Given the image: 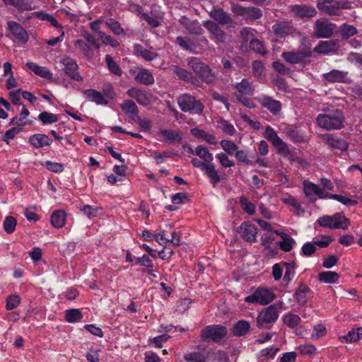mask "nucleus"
<instances>
[{"instance_id":"obj_12","label":"nucleus","mask_w":362,"mask_h":362,"mask_svg":"<svg viewBox=\"0 0 362 362\" xmlns=\"http://www.w3.org/2000/svg\"><path fill=\"white\" fill-rule=\"evenodd\" d=\"M336 25L327 20H317L314 25L315 35L318 38H329L334 33Z\"/></svg>"},{"instance_id":"obj_25","label":"nucleus","mask_w":362,"mask_h":362,"mask_svg":"<svg viewBox=\"0 0 362 362\" xmlns=\"http://www.w3.org/2000/svg\"><path fill=\"white\" fill-rule=\"evenodd\" d=\"M173 72L180 80L190 83L194 86H199V84L198 78L185 69L176 66L174 67Z\"/></svg>"},{"instance_id":"obj_7","label":"nucleus","mask_w":362,"mask_h":362,"mask_svg":"<svg viewBox=\"0 0 362 362\" xmlns=\"http://www.w3.org/2000/svg\"><path fill=\"white\" fill-rule=\"evenodd\" d=\"M311 55L312 51L310 49V43H308V45H305L302 49L284 52L281 57L286 62L291 64H297L304 63L305 59L310 57Z\"/></svg>"},{"instance_id":"obj_35","label":"nucleus","mask_w":362,"mask_h":362,"mask_svg":"<svg viewBox=\"0 0 362 362\" xmlns=\"http://www.w3.org/2000/svg\"><path fill=\"white\" fill-rule=\"evenodd\" d=\"M66 214L63 210H57L51 216L50 221L53 227L60 228L65 225Z\"/></svg>"},{"instance_id":"obj_51","label":"nucleus","mask_w":362,"mask_h":362,"mask_svg":"<svg viewBox=\"0 0 362 362\" xmlns=\"http://www.w3.org/2000/svg\"><path fill=\"white\" fill-rule=\"evenodd\" d=\"M180 23L191 33H199V31L202 30L197 23L190 21V19L186 16L181 18Z\"/></svg>"},{"instance_id":"obj_48","label":"nucleus","mask_w":362,"mask_h":362,"mask_svg":"<svg viewBox=\"0 0 362 362\" xmlns=\"http://www.w3.org/2000/svg\"><path fill=\"white\" fill-rule=\"evenodd\" d=\"M206 176L210 179L211 183L215 186L220 181V176L218 175L214 164L209 163L207 167L204 170Z\"/></svg>"},{"instance_id":"obj_13","label":"nucleus","mask_w":362,"mask_h":362,"mask_svg":"<svg viewBox=\"0 0 362 362\" xmlns=\"http://www.w3.org/2000/svg\"><path fill=\"white\" fill-rule=\"evenodd\" d=\"M237 232L246 242L253 243L257 241V228L255 224L244 221L237 228Z\"/></svg>"},{"instance_id":"obj_64","label":"nucleus","mask_w":362,"mask_h":362,"mask_svg":"<svg viewBox=\"0 0 362 362\" xmlns=\"http://www.w3.org/2000/svg\"><path fill=\"white\" fill-rule=\"evenodd\" d=\"M82 37L86 41V42L90 45V47L94 48L95 49H99L100 47V43L98 42L95 36L88 32L84 31L81 33Z\"/></svg>"},{"instance_id":"obj_41","label":"nucleus","mask_w":362,"mask_h":362,"mask_svg":"<svg viewBox=\"0 0 362 362\" xmlns=\"http://www.w3.org/2000/svg\"><path fill=\"white\" fill-rule=\"evenodd\" d=\"M171 199L173 204L167 206L166 209L168 211H173L177 209L176 205L184 204L188 201V196L185 192H178L173 195Z\"/></svg>"},{"instance_id":"obj_20","label":"nucleus","mask_w":362,"mask_h":362,"mask_svg":"<svg viewBox=\"0 0 362 362\" xmlns=\"http://www.w3.org/2000/svg\"><path fill=\"white\" fill-rule=\"evenodd\" d=\"M127 94L136 100V102L144 106L151 104L152 97L144 90H139L136 88H130L127 90Z\"/></svg>"},{"instance_id":"obj_6","label":"nucleus","mask_w":362,"mask_h":362,"mask_svg":"<svg viewBox=\"0 0 362 362\" xmlns=\"http://www.w3.org/2000/svg\"><path fill=\"white\" fill-rule=\"evenodd\" d=\"M6 32V36L13 41L16 40L21 43L25 44L29 40L28 33L16 21H7Z\"/></svg>"},{"instance_id":"obj_49","label":"nucleus","mask_w":362,"mask_h":362,"mask_svg":"<svg viewBox=\"0 0 362 362\" xmlns=\"http://www.w3.org/2000/svg\"><path fill=\"white\" fill-rule=\"evenodd\" d=\"M134 52L136 55L142 57L144 59L151 61L155 59L157 56L156 53L153 52L150 50L144 49L140 45H134Z\"/></svg>"},{"instance_id":"obj_17","label":"nucleus","mask_w":362,"mask_h":362,"mask_svg":"<svg viewBox=\"0 0 362 362\" xmlns=\"http://www.w3.org/2000/svg\"><path fill=\"white\" fill-rule=\"evenodd\" d=\"M62 64L64 66L63 71L66 75L74 81H83V77L78 71V66L74 60L70 58L64 59Z\"/></svg>"},{"instance_id":"obj_11","label":"nucleus","mask_w":362,"mask_h":362,"mask_svg":"<svg viewBox=\"0 0 362 362\" xmlns=\"http://www.w3.org/2000/svg\"><path fill=\"white\" fill-rule=\"evenodd\" d=\"M293 16L296 18L307 21L317 15L316 8L308 4H295L291 6L290 9Z\"/></svg>"},{"instance_id":"obj_63","label":"nucleus","mask_w":362,"mask_h":362,"mask_svg":"<svg viewBox=\"0 0 362 362\" xmlns=\"http://www.w3.org/2000/svg\"><path fill=\"white\" fill-rule=\"evenodd\" d=\"M99 39L105 45H110L112 47H117L119 46V42L114 39L111 35H107L104 32H99Z\"/></svg>"},{"instance_id":"obj_47","label":"nucleus","mask_w":362,"mask_h":362,"mask_svg":"<svg viewBox=\"0 0 362 362\" xmlns=\"http://www.w3.org/2000/svg\"><path fill=\"white\" fill-rule=\"evenodd\" d=\"M317 185L310 182L308 180L303 182V192L305 195L310 199V202H315V199L313 197V195L315 194L316 189L317 188Z\"/></svg>"},{"instance_id":"obj_58","label":"nucleus","mask_w":362,"mask_h":362,"mask_svg":"<svg viewBox=\"0 0 362 362\" xmlns=\"http://www.w3.org/2000/svg\"><path fill=\"white\" fill-rule=\"evenodd\" d=\"M106 25L110 30L115 35H121L124 33V30L122 28L120 23L113 18H108L105 21Z\"/></svg>"},{"instance_id":"obj_53","label":"nucleus","mask_w":362,"mask_h":362,"mask_svg":"<svg viewBox=\"0 0 362 362\" xmlns=\"http://www.w3.org/2000/svg\"><path fill=\"white\" fill-rule=\"evenodd\" d=\"M276 149L278 154L282 155L284 157L288 156L291 153V151L288 144L284 142L281 138L272 144Z\"/></svg>"},{"instance_id":"obj_27","label":"nucleus","mask_w":362,"mask_h":362,"mask_svg":"<svg viewBox=\"0 0 362 362\" xmlns=\"http://www.w3.org/2000/svg\"><path fill=\"white\" fill-rule=\"evenodd\" d=\"M26 66L36 76L45 79L51 80L53 78V74L47 68L40 66L34 62H27Z\"/></svg>"},{"instance_id":"obj_60","label":"nucleus","mask_w":362,"mask_h":362,"mask_svg":"<svg viewBox=\"0 0 362 362\" xmlns=\"http://www.w3.org/2000/svg\"><path fill=\"white\" fill-rule=\"evenodd\" d=\"M187 64L197 75L199 74L203 66L205 65L204 63L202 62L200 59L197 57L188 58Z\"/></svg>"},{"instance_id":"obj_19","label":"nucleus","mask_w":362,"mask_h":362,"mask_svg":"<svg viewBox=\"0 0 362 362\" xmlns=\"http://www.w3.org/2000/svg\"><path fill=\"white\" fill-rule=\"evenodd\" d=\"M203 25L213 35V37L211 38L214 40L216 43H223L226 41V33L215 22L209 20L204 22Z\"/></svg>"},{"instance_id":"obj_34","label":"nucleus","mask_w":362,"mask_h":362,"mask_svg":"<svg viewBox=\"0 0 362 362\" xmlns=\"http://www.w3.org/2000/svg\"><path fill=\"white\" fill-rule=\"evenodd\" d=\"M234 88L238 90L239 94L236 95H252L254 89L252 88L250 82L247 78H243L239 83H235L233 85Z\"/></svg>"},{"instance_id":"obj_54","label":"nucleus","mask_w":362,"mask_h":362,"mask_svg":"<svg viewBox=\"0 0 362 362\" xmlns=\"http://www.w3.org/2000/svg\"><path fill=\"white\" fill-rule=\"evenodd\" d=\"M240 204L242 209L250 215H253L255 213V206L250 202L248 199L245 196L240 197Z\"/></svg>"},{"instance_id":"obj_55","label":"nucleus","mask_w":362,"mask_h":362,"mask_svg":"<svg viewBox=\"0 0 362 362\" xmlns=\"http://www.w3.org/2000/svg\"><path fill=\"white\" fill-rule=\"evenodd\" d=\"M285 267V274L284 276V281L290 282L295 275V270L296 269V264L294 262H284Z\"/></svg>"},{"instance_id":"obj_45","label":"nucleus","mask_w":362,"mask_h":362,"mask_svg":"<svg viewBox=\"0 0 362 362\" xmlns=\"http://www.w3.org/2000/svg\"><path fill=\"white\" fill-rule=\"evenodd\" d=\"M282 320L285 325L291 329L296 327L301 322V319L298 315L291 313L284 315Z\"/></svg>"},{"instance_id":"obj_42","label":"nucleus","mask_w":362,"mask_h":362,"mask_svg":"<svg viewBox=\"0 0 362 362\" xmlns=\"http://www.w3.org/2000/svg\"><path fill=\"white\" fill-rule=\"evenodd\" d=\"M134 79L136 82L145 85L151 84L154 81L152 74L148 71L144 69L139 71Z\"/></svg>"},{"instance_id":"obj_5","label":"nucleus","mask_w":362,"mask_h":362,"mask_svg":"<svg viewBox=\"0 0 362 362\" xmlns=\"http://www.w3.org/2000/svg\"><path fill=\"white\" fill-rule=\"evenodd\" d=\"M227 328L222 325L206 326L201 332L200 337L204 341L219 343L227 335Z\"/></svg>"},{"instance_id":"obj_28","label":"nucleus","mask_w":362,"mask_h":362,"mask_svg":"<svg viewBox=\"0 0 362 362\" xmlns=\"http://www.w3.org/2000/svg\"><path fill=\"white\" fill-rule=\"evenodd\" d=\"M209 357V352L204 349L184 355V359L186 362H207Z\"/></svg>"},{"instance_id":"obj_38","label":"nucleus","mask_w":362,"mask_h":362,"mask_svg":"<svg viewBox=\"0 0 362 362\" xmlns=\"http://www.w3.org/2000/svg\"><path fill=\"white\" fill-rule=\"evenodd\" d=\"M202 81L207 84H211L216 80V76L209 65L205 64L197 75Z\"/></svg>"},{"instance_id":"obj_4","label":"nucleus","mask_w":362,"mask_h":362,"mask_svg":"<svg viewBox=\"0 0 362 362\" xmlns=\"http://www.w3.org/2000/svg\"><path fill=\"white\" fill-rule=\"evenodd\" d=\"M319 226L329 229L348 228L350 221L341 213H336L332 216L324 215L317 220Z\"/></svg>"},{"instance_id":"obj_15","label":"nucleus","mask_w":362,"mask_h":362,"mask_svg":"<svg viewBox=\"0 0 362 362\" xmlns=\"http://www.w3.org/2000/svg\"><path fill=\"white\" fill-rule=\"evenodd\" d=\"M322 139L329 148L332 149H337L341 151H345L348 149V142L336 134H322Z\"/></svg>"},{"instance_id":"obj_57","label":"nucleus","mask_w":362,"mask_h":362,"mask_svg":"<svg viewBox=\"0 0 362 362\" xmlns=\"http://www.w3.org/2000/svg\"><path fill=\"white\" fill-rule=\"evenodd\" d=\"M222 148L230 156H233L238 150V146L230 140L223 139L220 141Z\"/></svg>"},{"instance_id":"obj_18","label":"nucleus","mask_w":362,"mask_h":362,"mask_svg":"<svg viewBox=\"0 0 362 362\" xmlns=\"http://www.w3.org/2000/svg\"><path fill=\"white\" fill-rule=\"evenodd\" d=\"M172 224H165V228L160 230V240H163V243L180 245V237L175 230H172Z\"/></svg>"},{"instance_id":"obj_31","label":"nucleus","mask_w":362,"mask_h":362,"mask_svg":"<svg viewBox=\"0 0 362 362\" xmlns=\"http://www.w3.org/2000/svg\"><path fill=\"white\" fill-rule=\"evenodd\" d=\"M191 134L197 139H200L211 145H216L217 144L216 137L205 132L203 129L195 127L191 129Z\"/></svg>"},{"instance_id":"obj_10","label":"nucleus","mask_w":362,"mask_h":362,"mask_svg":"<svg viewBox=\"0 0 362 362\" xmlns=\"http://www.w3.org/2000/svg\"><path fill=\"white\" fill-rule=\"evenodd\" d=\"M255 99L262 107L267 109L273 115H280L282 104L279 100H275L267 95H259Z\"/></svg>"},{"instance_id":"obj_30","label":"nucleus","mask_w":362,"mask_h":362,"mask_svg":"<svg viewBox=\"0 0 362 362\" xmlns=\"http://www.w3.org/2000/svg\"><path fill=\"white\" fill-rule=\"evenodd\" d=\"M284 133L293 143H304L306 141L303 134L293 125H288L285 128Z\"/></svg>"},{"instance_id":"obj_50","label":"nucleus","mask_w":362,"mask_h":362,"mask_svg":"<svg viewBox=\"0 0 362 362\" xmlns=\"http://www.w3.org/2000/svg\"><path fill=\"white\" fill-rule=\"evenodd\" d=\"M176 42L184 50L194 52L197 47L195 43L192 40L187 39L182 36L177 37Z\"/></svg>"},{"instance_id":"obj_3","label":"nucleus","mask_w":362,"mask_h":362,"mask_svg":"<svg viewBox=\"0 0 362 362\" xmlns=\"http://www.w3.org/2000/svg\"><path fill=\"white\" fill-rule=\"evenodd\" d=\"M177 104L182 112L190 114L200 115L203 113L204 109V104L189 93L180 95L177 98Z\"/></svg>"},{"instance_id":"obj_62","label":"nucleus","mask_w":362,"mask_h":362,"mask_svg":"<svg viewBox=\"0 0 362 362\" xmlns=\"http://www.w3.org/2000/svg\"><path fill=\"white\" fill-rule=\"evenodd\" d=\"M6 5L13 6L18 11H27L30 9L29 4L23 0H2Z\"/></svg>"},{"instance_id":"obj_33","label":"nucleus","mask_w":362,"mask_h":362,"mask_svg":"<svg viewBox=\"0 0 362 362\" xmlns=\"http://www.w3.org/2000/svg\"><path fill=\"white\" fill-rule=\"evenodd\" d=\"M250 324L245 320H238L235 322L231 329L232 334L235 337L245 336L250 330Z\"/></svg>"},{"instance_id":"obj_23","label":"nucleus","mask_w":362,"mask_h":362,"mask_svg":"<svg viewBox=\"0 0 362 362\" xmlns=\"http://www.w3.org/2000/svg\"><path fill=\"white\" fill-rule=\"evenodd\" d=\"M312 293L311 289L304 283H300L296 290L293 297L298 305L305 306L308 303V296Z\"/></svg>"},{"instance_id":"obj_1","label":"nucleus","mask_w":362,"mask_h":362,"mask_svg":"<svg viewBox=\"0 0 362 362\" xmlns=\"http://www.w3.org/2000/svg\"><path fill=\"white\" fill-rule=\"evenodd\" d=\"M316 122L319 127L326 130H339L344 127L345 116L342 110L334 109L318 115Z\"/></svg>"},{"instance_id":"obj_39","label":"nucleus","mask_w":362,"mask_h":362,"mask_svg":"<svg viewBox=\"0 0 362 362\" xmlns=\"http://www.w3.org/2000/svg\"><path fill=\"white\" fill-rule=\"evenodd\" d=\"M249 47L251 50L262 57H264L267 54V49L264 43L258 39H251Z\"/></svg>"},{"instance_id":"obj_22","label":"nucleus","mask_w":362,"mask_h":362,"mask_svg":"<svg viewBox=\"0 0 362 362\" xmlns=\"http://www.w3.org/2000/svg\"><path fill=\"white\" fill-rule=\"evenodd\" d=\"M211 17L219 24L232 26L233 21L230 15L221 8H214L210 13Z\"/></svg>"},{"instance_id":"obj_16","label":"nucleus","mask_w":362,"mask_h":362,"mask_svg":"<svg viewBox=\"0 0 362 362\" xmlns=\"http://www.w3.org/2000/svg\"><path fill=\"white\" fill-rule=\"evenodd\" d=\"M322 78L327 82L330 83H350L351 78L349 76L348 71H341L338 69H332L327 73L322 74Z\"/></svg>"},{"instance_id":"obj_37","label":"nucleus","mask_w":362,"mask_h":362,"mask_svg":"<svg viewBox=\"0 0 362 362\" xmlns=\"http://www.w3.org/2000/svg\"><path fill=\"white\" fill-rule=\"evenodd\" d=\"M74 45L76 49L80 50L86 57L91 58L93 56L92 47L86 42L85 40L78 39L74 40Z\"/></svg>"},{"instance_id":"obj_61","label":"nucleus","mask_w":362,"mask_h":362,"mask_svg":"<svg viewBox=\"0 0 362 362\" xmlns=\"http://www.w3.org/2000/svg\"><path fill=\"white\" fill-rule=\"evenodd\" d=\"M105 62L109 70L117 76H121L122 71L119 65L113 61L112 57L109 54L105 56Z\"/></svg>"},{"instance_id":"obj_43","label":"nucleus","mask_w":362,"mask_h":362,"mask_svg":"<svg viewBox=\"0 0 362 362\" xmlns=\"http://www.w3.org/2000/svg\"><path fill=\"white\" fill-rule=\"evenodd\" d=\"M194 152L197 156L207 163H211L214 159L213 154L210 153L208 148L203 145L197 146Z\"/></svg>"},{"instance_id":"obj_52","label":"nucleus","mask_w":362,"mask_h":362,"mask_svg":"<svg viewBox=\"0 0 362 362\" xmlns=\"http://www.w3.org/2000/svg\"><path fill=\"white\" fill-rule=\"evenodd\" d=\"M25 123L19 124L18 127H12L8 129L3 136V141L6 144H9V141L14 139L15 136L22 131L23 127L25 126Z\"/></svg>"},{"instance_id":"obj_2","label":"nucleus","mask_w":362,"mask_h":362,"mask_svg":"<svg viewBox=\"0 0 362 362\" xmlns=\"http://www.w3.org/2000/svg\"><path fill=\"white\" fill-rule=\"evenodd\" d=\"M283 305L282 301H279L262 309L257 317V326L260 329H270L278 320Z\"/></svg>"},{"instance_id":"obj_44","label":"nucleus","mask_w":362,"mask_h":362,"mask_svg":"<svg viewBox=\"0 0 362 362\" xmlns=\"http://www.w3.org/2000/svg\"><path fill=\"white\" fill-rule=\"evenodd\" d=\"M339 33L342 39L346 40L356 35L358 30L353 25L344 23L340 27Z\"/></svg>"},{"instance_id":"obj_26","label":"nucleus","mask_w":362,"mask_h":362,"mask_svg":"<svg viewBox=\"0 0 362 362\" xmlns=\"http://www.w3.org/2000/svg\"><path fill=\"white\" fill-rule=\"evenodd\" d=\"M29 143L36 148L49 146L52 144V139L45 134H35L29 137Z\"/></svg>"},{"instance_id":"obj_21","label":"nucleus","mask_w":362,"mask_h":362,"mask_svg":"<svg viewBox=\"0 0 362 362\" xmlns=\"http://www.w3.org/2000/svg\"><path fill=\"white\" fill-rule=\"evenodd\" d=\"M160 135L164 141L170 145L179 144L182 141V135L179 129H160Z\"/></svg>"},{"instance_id":"obj_46","label":"nucleus","mask_w":362,"mask_h":362,"mask_svg":"<svg viewBox=\"0 0 362 362\" xmlns=\"http://www.w3.org/2000/svg\"><path fill=\"white\" fill-rule=\"evenodd\" d=\"M38 120H40L43 124H51L58 122L59 116L56 114H53L49 112L44 111L39 114Z\"/></svg>"},{"instance_id":"obj_56","label":"nucleus","mask_w":362,"mask_h":362,"mask_svg":"<svg viewBox=\"0 0 362 362\" xmlns=\"http://www.w3.org/2000/svg\"><path fill=\"white\" fill-rule=\"evenodd\" d=\"M16 225V219L11 216H6L3 222L4 229L8 234H11L15 230Z\"/></svg>"},{"instance_id":"obj_14","label":"nucleus","mask_w":362,"mask_h":362,"mask_svg":"<svg viewBox=\"0 0 362 362\" xmlns=\"http://www.w3.org/2000/svg\"><path fill=\"white\" fill-rule=\"evenodd\" d=\"M272 30L274 34L281 39L292 35L296 31L293 23L289 21L276 22L272 26Z\"/></svg>"},{"instance_id":"obj_29","label":"nucleus","mask_w":362,"mask_h":362,"mask_svg":"<svg viewBox=\"0 0 362 362\" xmlns=\"http://www.w3.org/2000/svg\"><path fill=\"white\" fill-rule=\"evenodd\" d=\"M274 233L282 238V240L279 243V247L281 250L286 252L292 250L293 245L296 243L295 240L292 237L280 230H274Z\"/></svg>"},{"instance_id":"obj_32","label":"nucleus","mask_w":362,"mask_h":362,"mask_svg":"<svg viewBox=\"0 0 362 362\" xmlns=\"http://www.w3.org/2000/svg\"><path fill=\"white\" fill-rule=\"evenodd\" d=\"M120 107L125 114L132 120L137 119L139 116V110L136 103L131 100H124Z\"/></svg>"},{"instance_id":"obj_59","label":"nucleus","mask_w":362,"mask_h":362,"mask_svg":"<svg viewBox=\"0 0 362 362\" xmlns=\"http://www.w3.org/2000/svg\"><path fill=\"white\" fill-rule=\"evenodd\" d=\"M160 245H163V248L162 250H160V259H168L171 255L173 254V244H170V243H160Z\"/></svg>"},{"instance_id":"obj_8","label":"nucleus","mask_w":362,"mask_h":362,"mask_svg":"<svg viewBox=\"0 0 362 362\" xmlns=\"http://www.w3.org/2000/svg\"><path fill=\"white\" fill-rule=\"evenodd\" d=\"M275 298V295L267 288H258L251 295L245 298V301L248 303H259L260 305H267Z\"/></svg>"},{"instance_id":"obj_24","label":"nucleus","mask_w":362,"mask_h":362,"mask_svg":"<svg viewBox=\"0 0 362 362\" xmlns=\"http://www.w3.org/2000/svg\"><path fill=\"white\" fill-rule=\"evenodd\" d=\"M83 95L88 101L93 102L98 105H106L108 100L100 91L95 89H87L83 91Z\"/></svg>"},{"instance_id":"obj_40","label":"nucleus","mask_w":362,"mask_h":362,"mask_svg":"<svg viewBox=\"0 0 362 362\" xmlns=\"http://www.w3.org/2000/svg\"><path fill=\"white\" fill-rule=\"evenodd\" d=\"M64 317L69 323H76L82 320L83 314L79 309L71 308L65 311Z\"/></svg>"},{"instance_id":"obj_36","label":"nucleus","mask_w":362,"mask_h":362,"mask_svg":"<svg viewBox=\"0 0 362 362\" xmlns=\"http://www.w3.org/2000/svg\"><path fill=\"white\" fill-rule=\"evenodd\" d=\"M318 281L325 284H336L339 279V274L333 271H323L318 274Z\"/></svg>"},{"instance_id":"obj_9","label":"nucleus","mask_w":362,"mask_h":362,"mask_svg":"<svg viewBox=\"0 0 362 362\" xmlns=\"http://www.w3.org/2000/svg\"><path fill=\"white\" fill-rule=\"evenodd\" d=\"M317 8L329 16H339L341 9H350L351 8V2L348 1H336L332 4L317 3Z\"/></svg>"}]
</instances>
